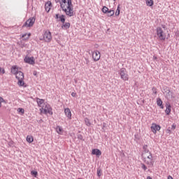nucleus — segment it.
I'll return each instance as SVG.
<instances>
[{
    "label": "nucleus",
    "instance_id": "f257e3e1",
    "mask_svg": "<svg viewBox=\"0 0 179 179\" xmlns=\"http://www.w3.org/2000/svg\"><path fill=\"white\" fill-rule=\"evenodd\" d=\"M60 7L67 16H69V17L73 16V5L72 4V0H62Z\"/></svg>",
    "mask_w": 179,
    "mask_h": 179
},
{
    "label": "nucleus",
    "instance_id": "f03ea898",
    "mask_svg": "<svg viewBox=\"0 0 179 179\" xmlns=\"http://www.w3.org/2000/svg\"><path fill=\"white\" fill-rule=\"evenodd\" d=\"M142 157L143 162L148 166H153L155 162H153V157L152 156L151 152H145L142 154Z\"/></svg>",
    "mask_w": 179,
    "mask_h": 179
},
{
    "label": "nucleus",
    "instance_id": "7ed1b4c3",
    "mask_svg": "<svg viewBox=\"0 0 179 179\" xmlns=\"http://www.w3.org/2000/svg\"><path fill=\"white\" fill-rule=\"evenodd\" d=\"M118 73L121 78L124 80V82H127L129 80V76L128 75V73L127 72V69L122 68L118 71Z\"/></svg>",
    "mask_w": 179,
    "mask_h": 179
},
{
    "label": "nucleus",
    "instance_id": "20e7f679",
    "mask_svg": "<svg viewBox=\"0 0 179 179\" xmlns=\"http://www.w3.org/2000/svg\"><path fill=\"white\" fill-rule=\"evenodd\" d=\"M157 36L159 40L164 41L166 40V34L163 31V29L161 27L157 28Z\"/></svg>",
    "mask_w": 179,
    "mask_h": 179
},
{
    "label": "nucleus",
    "instance_id": "39448f33",
    "mask_svg": "<svg viewBox=\"0 0 179 179\" xmlns=\"http://www.w3.org/2000/svg\"><path fill=\"white\" fill-rule=\"evenodd\" d=\"M34 22H36V19L34 17H30L24 22L22 27H31L34 24Z\"/></svg>",
    "mask_w": 179,
    "mask_h": 179
},
{
    "label": "nucleus",
    "instance_id": "423d86ee",
    "mask_svg": "<svg viewBox=\"0 0 179 179\" xmlns=\"http://www.w3.org/2000/svg\"><path fill=\"white\" fill-rule=\"evenodd\" d=\"M43 38L46 43H50L51 41L52 36H51L50 31H45L43 35Z\"/></svg>",
    "mask_w": 179,
    "mask_h": 179
},
{
    "label": "nucleus",
    "instance_id": "0eeeda50",
    "mask_svg": "<svg viewBox=\"0 0 179 179\" xmlns=\"http://www.w3.org/2000/svg\"><path fill=\"white\" fill-rule=\"evenodd\" d=\"M100 52L99 50H95L92 52V58L94 61L97 62L100 59Z\"/></svg>",
    "mask_w": 179,
    "mask_h": 179
},
{
    "label": "nucleus",
    "instance_id": "6e6552de",
    "mask_svg": "<svg viewBox=\"0 0 179 179\" xmlns=\"http://www.w3.org/2000/svg\"><path fill=\"white\" fill-rule=\"evenodd\" d=\"M160 126L153 123L151 126V131L153 134H156L157 131H160Z\"/></svg>",
    "mask_w": 179,
    "mask_h": 179
},
{
    "label": "nucleus",
    "instance_id": "1a4fd4ad",
    "mask_svg": "<svg viewBox=\"0 0 179 179\" xmlns=\"http://www.w3.org/2000/svg\"><path fill=\"white\" fill-rule=\"evenodd\" d=\"M24 62L27 64H29L30 65H34L35 62H34V57H26L24 59Z\"/></svg>",
    "mask_w": 179,
    "mask_h": 179
},
{
    "label": "nucleus",
    "instance_id": "9d476101",
    "mask_svg": "<svg viewBox=\"0 0 179 179\" xmlns=\"http://www.w3.org/2000/svg\"><path fill=\"white\" fill-rule=\"evenodd\" d=\"M43 110L45 114H50V115H52V108L50 107V105H45Z\"/></svg>",
    "mask_w": 179,
    "mask_h": 179
},
{
    "label": "nucleus",
    "instance_id": "9b49d317",
    "mask_svg": "<svg viewBox=\"0 0 179 179\" xmlns=\"http://www.w3.org/2000/svg\"><path fill=\"white\" fill-rule=\"evenodd\" d=\"M64 113L69 120H72V113H71V109H69V108L64 109Z\"/></svg>",
    "mask_w": 179,
    "mask_h": 179
},
{
    "label": "nucleus",
    "instance_id": "f8f14e48",
    "mask_svg": "<svg viewBox=\"0 0 179 179\" xmlns=\"http://www.w3.org/2000/svg\"><path fill=\"white\" fill-rule=\"evenodd\" d=\"M52 6V3H51V1H48L45 5L46 12H50Z\"/></svg>",
    "mask_w": 179,
    "mask_h": 179
},
{
    "label": "nucleus",
    "instance_id": "ddd939ff",
    "mask_svg": "<svg viewBox=\"0 0 179 179\" xmlns=\"http://www.w3.org/2000/svg\"><path fill=\"white\" fill-rule=\"evenodd\" d=\"M16 79H24V74L22 71L17 72V73L15 74Z\"/></svg>",
    "mask_w": 179,
    "mask_h": 179
},
{
    "label": "nucleus",
    "instance_id": "4468645a",
    "mask_svg": "<svg viewBox=\"0 0 179 179\" xmlns=\"http://www.w3.org/2000/svg\"><path fill=\"white\" fill-rule=\"evenodd\" d=\"M166 109L165 110V113L166 115H170V113H171V105L166 103Z\"/></svg>",
    "mask_w": 179,
    "mask_h": 179
},
{
    "label": "nucleus",
    "instance_id": "2eb2a0df",
    "mask_svg": "<svg viewBox=\"0 0 179 179\" xmlns=\"http://www.w3.org/2000/svg\"><path fill=\"white\" fill-rule=\"evenodd\" d=\"M157 104L162 110H163V108H164V106H163V101H162V99H160V98L157 99Z\"/></svg>",
    "mask_w": 179,
    "mask_h": 179
},
{
    "label": "nucleus",
    "instance_id": "dca6fc26",
    "mask_svg": "<svg viewBox=\"0 0 179 179\" xmlns=\"http://www.w3.org/2000/svg\"><path fill=\"white\" fill-rule=\"evenodd\" d=\"M69 27H71V23L69 22L63 23V24L62 25V29H63V30H68Z\"/></svg>",
    "mask_w": 179,
    "mask_h": 179
},
{
    "label": "nucleus",
    "instance_id": "f3484780",
    "mask_svg": "<svg viewBox=\"0 0 179 179\" xmlns=\"http://www.w3.org/2000/svg\"><path fill=\"white\" fill-rule=\"evenodd\" d=\"M92 155H96V156H101V151L99 149L92 150Z\"/></svg>",
    "mask_w": 179,
    "mask_h": 179
},
{
    "label": "nucleus",
    "instance_id": "a211bd4d",
    "mask_svg": "<svg viewBox=\"0 0 179 179\" xmlns=\"http://www.w3.org/2000/svg\"><path fill=\"white\" fill-rule=\"evenodd\" d=\"M64 131V129H62V127L60 126H57L56 127V131L57 132V134H59V135H61L62 134V131Z\"/></svg>",
    "mask_w": 179,
    "mask_h": 179
},
{
    "label": "nucleus",
    "instance_id": "6ab92c4d",
    "mask_svg": "<svg viewBox=\"0 0 179 179\" xmlns=\"http://www.w3.org/2000/svg\"><path fill=\"white\" fill-rule=\"evenodd\" d=\"M57 22H62V23H65V15H60L59 20H57Z\"/></svg>",
    "mask_w": 179,
    "mask_h": 179
},
{
    "label": "nucleus",
    "instance_id": "aec40b11",
    "mask_svg": "<svg viewBox=\"0 0 179 179\" xmlns=\"http://www.w3.org/2000/svg\"><path fill=\"white\" fill-rule=\"evenodd\" d=\"M11 72L12 73H13L14 75L16 76V73H17V72H19V70L17 69V68H16L15 66H13L12 69H11Z\"/></svg>",
    "mask_w": 179,
    "mask_h": 179
},
{
    "label": "nucleus",
    "instance_id": "412c9836",
    "mask_svg": "<svg viewBox=\"0 0 179 179\" xmlns=\"http://www.w3.org/2000/svg\"><path fill=\"white\" fill-rule=\"evenodd\" d=\"M106 13H107L108 17H111V16H114L115 12H114V10H108V12Z\"/></svg>",
    "mask_w": 179,
    "mask_h": 179
},
{
    "label": "nucleus",
    "instance_id": "4be33fe9",
    "mask_svg": "<svg viewBox=\"0 0 179 179\" xmlns=\"http://www.w3.org/2000/svg\"><path fill=\"white\" fill-rule=\"evenodd\" d=\"M37 103H38V106L41 107V106H43V104H44V99H37Z\"/></svg>",
    "mask_w": 179,
    "mask_h": 179
},
{
    "label": "nucleus",
    "instance_id": "5701e85b",
    "mask_svg": "<svg viewBox=\"0 0 179 179\" xmlns=\"http://www.w3.org/2000/svg\"><path fill=\"white\" fill-rule=\"evenodd\" d=\"M24 79H18L17 85L18 86H24Z\"/></svg>",
    "mask_w": 179,
    "mask_h": 179
},
{
    "label": "nucleus",
    "instance_id": "b1692460",
    "mask_svg": "<svg viewBox=\"0 0 179 179\" xmlns=\"http://www.w3.org/2000/svg\"><path fill=\"white\" fill-rule=\"evenodd\" d=\"M33 141H34L33 136H27V142H28L29 143H31V142H33Z\"/></svg>",
    "mask_w": 179,
    "mask_h": 179
},
{
    "label": "nucleus",
    "instance_id": "393cba45",
    "mask_svg": "<svg viewBox=\"0 0 179 179\" xmlns=\"http://www.w3.org/2000/svg\"><path fill=\"white\" fill-rule=\"evenodd\" d=\"M143 153H150V151H149V150H148V145H145L143 147Z\"/></svg>",
    "mask_w": 179,
    "mask_h": 179
},
{
    "label": "nucleus",
    "instance_id": "a878e982",
    "mask_svg": "<svg viewBox=\"0 0 179 179\" xmlns=\"http://www.w3.org/2000/svg\"><path fill=\"white\" fill-rule=\"evenodd\" d=\"M146 5L147 6H153V0H147Z\"/></svg>",
    "mask_w": 179,
    "mask_h": 179
},
{
    "label": "nucleus",
    "instance_id": "bb28decb",
    "mask_svg": "<svg viewBox=\"0 0 179 179\" xmlns=\"http://www.w3.org/2000/svg\"><path fill=\"white\" fill-rule=\"evenodd\" d=\"M109 9L106 6H103L102 8V12L103 13H107L108 12Z\"/></svg>",
    "mask_w": 179,
    "mask_h": 179
},
{
    "label": "nucleus",
    "instance_id": "cd10ccee",
    "mask_svg": "<svg viewBox=\"0 0 179 179\" xmlns=\"http://www.w3.org/2000/svg\"><path fill=\"white\" fill-rule=\"evenodd\" d=\"M2 103H6V101H5L2 96H0V107H1Z\"/></svg>",
    "mask_w": 179,
    "mask_h": 179
},
{
    "label": "nucleus",
    "instance_id": "c85d7f7f",
    "mask_svg": "<svg viewBox=\"0 0 179 179\" xmlns=\"http://www.w3.org/2000/svg\"><path fill=\"white\" fill-rule=\"evenodd\" d=\"M85 124L87 127H90V125H92V124L90 123V121L87 118H85Z\"/></svg>",
    "mask_w": 179,
    "mask_h": 179
},
{
    "label": "nucleus",
    "instance_id": "c756f323",
    "mask_svg": "<svg viewBox=\"0 0 179 179\" xmlns=\"http://www.w3.org/2000/svg\"><path fill=\"white\" fill-rule=\"evenodd\" d=\"M31 176H34V177H37L38 173L36 171H31Z\"/></svg>",
    "mask_w": 179,
    "mask_h": 179
},
{
    "label": "nucleus",
    "instance_id": "7c9ffc66",
    "mask_svg": "<svg viewBox=\"0 0 179 179\" xmlns=\"http://www.w3.org/2000/svg\"><path fill=\"white\" fill-rule=\"evenodd\" d=\"M120 15V6H117V8L115 12V16H119Z\"/></svg>",
    "mask_w": 179,
    "mask_h": 179
},
{
    "label": "nucleus",
    "instance_id": "2f4dec72",
    "mask_svg": "<svg viewBox=\"0 0 179 179\" xmlns=\"http://www.w3.org/2000/svg\"><path fill=\"white\" fill-rule=\"evenodd\" d=\"M18 113H21V114H24V109L22 108H19L17 109Z\"/></svg>",
    "mask_w": 179,
    "mask_h": 179
},
{
    "label": "nucleus",
    "instance_id": "473e14b6",
    "mask_svg": "<svg viewBox=\"0 0 179 179\" xmlns=\"http://www.w3.org/2000/svg\"><path fill=\"white\" fill-rule=\"evenodd\" d=\"M141 169H143V170H144L145 171L148 170V167L146 166V165H145V164H141Z\"/></svg>",
    "mask_w": 179,
    "mask_h": 179
},
{
    "label": "nucleus",
    "instance_id": "72a5a7b5",
    "mask_svg": "<svg viewBox=\"0 0 179 179\" xmlns=\"http://www.w3.org/2000/svg\"><path fill=\"white\" fill-rule=\"evenodd\" d=\"M97 176L98 177H101V170L97 169Z\"/></svg>",
    "mask_w": 179,
    "mask_h": 179
},
{
    "label": "nucleus",
    "instance_id": "f704fd0d",
    "mask_svg": "<svg viewBox=\"0 0 179 179\" xmlns=\"http://www.w3.org/2000/svg\"><path fill=\"white\" fill-rule=\"evenodd\" d=\"M78 139H80V141H82V139H83V136H82V134H78Z\"/></svg>",
    "mask_w": 179,
    "mask_h": 179
},
{
    "label": "nucleus",
    "instance_id": "c9c22d12",
    "mask_svg": "<svg viewBox=\"0 0 179 179\" xmlns=\"http://www.w3.org/2000/svg\"><path fill=\"white\" fill-rule=\"evenodd\" d=\"M31 34H29L27 35V36L24 38V40H29V38H30Z\"/></svg>",
    "mask_w": 179,
    "mask_h": 179
},
{
    "label": "nucleus",
    "instance_id": "e433bc0d",
    "mask_svg": "<svg viewBox=\"0 0 179 179\" xmlns=\"http://www.w3.org/2000/svg\"><path fill=\"white\" fill-rule=\"evenodd\" d=\"M71 96L72 97H75L76 96V92H72Z\"/></svg>",
    "mask_w": 179,
    "mask_h": 179
},
{
    "label": "nucleus",
    "instance_id": "4c0bfd02",
    "mask_svg": "<svg viewBox=\"0 0 179 179\" xmlns=\"http://www.w3.org/2000/svg\"><path fill=\"white\" fill-rule=\"evenodd\" d=\"M176 124H173L172 126H171V129H176Z\"/></svg>",
    "mask_w": 179,
    "mask_h": 179
},
{
    "label": "nucleus",
    "instance_id": "58836bf2",
    "mask_svg": "<svg viewBox=\"0 0 179 179\" xmlns=\"http://www.w3.org/2000/svg\"><path fill=\"white\" fill-rule=\"evenodd\" d=\"M0 73H5V69H1V71H0Z\"/></svg>",
    "mask_w": 179,
    "mask_h": 179
},
{
    "label": "nucleus",
    "instance_id": "ea45409f",
    "mask_svg": "<svg viewBox=\"0 0 179 179\" xmlns=\"http://www.w3.org/2000/svg\"><path fill=\"white\" fill-rule=\"evenodd\" d=\"M153 93H155V94H157V92L156 91V89L153 88Z\"/></svg>",
    "mask_w": 179,
    "mask_h": 179
},
{
    "label": "nucleus",
    "instance_id": "a19ab883",
    "mask_svg": "<svg viewBox=\"0 0 179 179\" xmlns=\"http://www.w3.org/2000/svg\"><path fill=\"white\" fill-rule=\"evenodd\" d=\"M55 19H59V14H56Z\"/></svg>",
    "mask_w": 179,
    "mask_h": 179
},
{
    "label": "nucleus",
    "instance_id": "79ce46f5",
    "mask_svg": "<svg viewBox=\"0 0 179 179\" xmlns=\"http://www.w3.org/2000/svg\"><path fill=\"white\" fill-rule=\"evenodd\" d=\"M26 36H27V34H23V35L22 36V38H24V37H26Z\"/></svg>",
    "mask_w": 179,
    "mask_h": 179
},
{
    "label": "nucleus",
    "instance_id": "37998d69",
    "mask_svg": "<svg viewBox=\"0 0 179 179\" xmlns=\"http://www.w3.org/2000/svg\"><path fill=\"white\" fill-rule=\"evenodd\" d=\"M85 61H86V64H87V65L89 64V59H85Z\"/></svg>",
    "mask_w": 179,
    "mask_h": 179
},
{
    "label": "nucleus",
    "instance_id": "c03bdc74",
    "mask_svg": "<svg viewBox=\"0 0 179 179\" xmlns=\"http://www.w3.org/2000/svg\"><path fill=\"white\" fill-rule=\"evenodd\" d=\"M167 94H169V95H170V93L171 92V91H170V90H167Z\"/></svg>",
    "mask_w": 179,
    "mask_h": 179
},
{
    "label": "nucleus",
    "instance_id": "a18cd8bd",
    "mask_svg": "<svg viewBox=\"0 0 179 179\" xmlns=\"http://www.w3.org/2000/svg\"><path fill=\"white\" fill-rule=\"evenodd\" d=\"M56 3H58V2H59V3H61V1L59 0H55Z\"/></svg>",
    "mask_w": 179,
    "mask_h": 179
},
{
    "label": "nucleus",
    "instance_id": "49530a36",
    "mask_svg": "<svg viewBox=\"0 0 179 179\" xmlns=\"http://www.w3.org/2000/svg\"><path fill=\"white\" fill-rule=\"evenodd\" d=\"M168 179H173V177H171V176H168Z\"/></svg>",
    "mask_w": 179,
    "mask_h": 179
},
{
    "label": "nucleus",
    "instance_id": "de8ad7c7",
    "mask_svg": "<svg viewBox=\"0 0 179 179\" xmlns=\"http://www.w3.org/2000/svg\"><path fill=\"white\" fill-rule=\"evenodd\" d=\"M168 134H170V132H171V131L170 129H167Z\"/></svg>",
    "mask_w": 179,
    "mask_h": 179
},
{
    "label": "nucleus",
    "instance_id": "09e8293b",
    "mask_svg": "<svg viewBox=\"0 0 179 179\" xmlns=\"http://www.w3.org/2000/svg\"><path fill=\"white\" fill-rule=\"evenodd\" d=\"M147 179H152V177L148 176V177H147Z\"/></svg>",
    "mask_w": 179,
    "mask_h": 179
},
{
    "label": "nucleus",
    "instance_id": "8fccbe9b",
    "mask_svg": "<svg viewBox=\"0 0 179 179\" xmlns=\"http://www.w3.org/2000/svg\"><path fill=\"white\" fill-rule=\"evenodd\" d=\"M1 71H2V68L0 67V72H1Z\"/></svg>",
    "mask_w": 179,
    "mask_h": 179
},
{
    "label": "nucleus",
    "instance_id": "3c124183",
    "mask_svg": "<svg viewBox=\"0 0 179 179\" xmlns=\"http://www.w3.org/2000/svg\"><path fill=\"white\" fill-rule=\"evenodd\" d=\"M157 59V57H155V59Z\"/></svg>",
    "mask_w": 179,
    "mask_h": 179
},
{
    "label": "nucleus",
    "instance_id": "603ef678",
    "mask_svg": "<svg viewBox=\"0 0 179 179\" xmlns=\"http://www.w3.org/2000/svg\"><path fill=\"white\" fill-rule=\"evenodd\" d=\"M34 75H36V73H34Z\"/></svg>",
    "mask_w": 179,
    "mask_h": 179
},
{
    "label": "nucleus",
    "instance_id": "864d4df0",
    "mask_svg": "<svg viewBox=\"0 0 179 179\" xmlns=\"http://www.w3.org/2000/svg\"><path fill=\"white\" fill-rule=\"evenodd\" d=\"M113 1H115V0H113Z\"/></svg>",
    "mask_w": 179,
    "mask_h": 179
}]
</instances>
